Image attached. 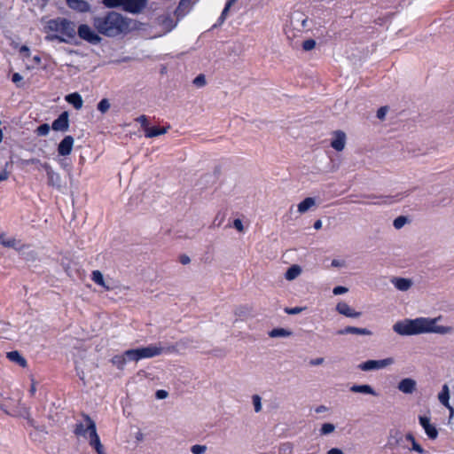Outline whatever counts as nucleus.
I'll use <instances>...</instances> for the list:
<instances>
[{
	"instance_id": "f257e3e1",
	"label": "nucleus",
	"mask_w": 454,
	"mask_h": 454,
	"mask_svg": "<svg viewBox=\"0 0 454 454\" xmlns=\"http://www.w3.org/2000/svg\"><path fill=\"white\" fill-rule=\"evenodd\" d=\"M92 24L99 34L108 37L126 35L137 27L136 20L114 11L107 12L101 16H94Z\"/></svg>"
},
{
	"instance_id": "f03ea898",
	"label": "nucleus",
	"mask_w": 454,
	"mask_h": 454,
	"mask_svg": "<svg viewBox=\"0 0 454 454\" xmlns=\"http://www.w3.org/2000/svg\"><path fill=\"white\" fill-rule=\"evenodd\" d=\"M441 317L435 318L418 317L398 321L393 325V330L403 336L417 335L427 333L438 334H450L453 333V327L437 325L436 322Z\"/></svg>"
},
{
	"instance_id": "7ed1b4c3",
	"label": "nucleus",
	"mask_w": 454,
	"mask_h": 454,
	"mask_svg": "<svg viewBox=\"0 0 454 454\" xmlns=\"http://www.w3.org/2000/svg\"><path fill=\"white\" fill-rule=\"evenodd\" d=\"M102 4L109 8H121L124 12L138 14L147 6L148 0H102Z\"/></svg>"
},
{
	"instance_id": "20e7f679",
	"label": "nucleus",
	"mask_w": 454,
	"mask_h": 454,
	"mask_svg": "<svg viewBox=\"0 0 454 454\" xmlns=\"http://www.w3.org/2000/svg\"><path fill=\"white\" fill-rule=\"evenodd\" d=\"M308 23V17L300 11H294L290 15L289 23L286 26L285 33L288 39H293L297 33L302 32Z\"/></svg>"
},
{
	"instance_id": "39448f33",
	"label": "nucleus",
	"mask_w": 454,
	"mask_h": 454,
	"mask_svg": "<svg viewBox=\"0 0 454 454\" xmlns=\"http://www.w3.org/2000/svg\"><path fill=\"white\" fill-rule=\"evenodd\" d=\"M163 352V348L155 345L147 347L131 348L126 350V356L129 361H139L143 358H151L160 355Z\"/></svg>"
},
{
	"instance_id": "423d86ee",
	"label": "nucleus",
	"mask_w": 454,
	"mask_h": 454,
	"mask_svg": "<svg viewBox=\"0 0 454 454\" xmlns=\"http://www.w3.org/2000/svg\"><path fill=\"white\" fill-rule=\"evenodd\" d=\"M395 363V359L393 357H387L381 360H367L364 363L358 364V368L364 372H370L375 370H380L389 366Z\"/></svg>"
},
{
	"instance_id": "0eeeda50",
	"label": "nucleus",
	"mask_w": 454,
	"mask_h": 454,
	"mask_svg": "<svg viewBox=\"0 0 454 454\" xmlns=\"http://www.w3.org/2000/svg\"><path fill=\"white\" fill-rule=\"evenodd\" d=\"M78 35L91 44H98L102 38L89 26L82 24L78 27Z\"/></svg>"
},
{
	"instance_id": "6e6552de",
	"label": "nucleus",
	"mask_w": 454,
	"mask_h": 454,
	"mask_svg": "<svg viewBox=\"0 0 454 454\" xmlns=\"http://www.w3.org/2000/svg\"><path fill=\"white\" fill-rule=\"evenodd\" d=\"M87 429H90V434L88 435L90 445L95 449L97 454H106L103 444L100 442V438L97 433L96 423L90 422Z\"/></svg>"
},
{
	"instance_id": "1a4fd4ad",
	"label": "nucleus",
	"mask_w": 454,
	"mask_h": 454,
	"mask_svg": "<svg viewBox=\"0 0 454 454\" xmlns=\"http://www.w3.org/2000/svg\"><path fill=\"white\" fill-rule=\"evenodd\" d=\"M0 244L4 247H12L19 251L22 255L26 254L25 249L28 248L27 245H20V241L14 238L8 239L4 232L0 233Z\"/></svg>"
},
{
	"instance_id": "9d476101",
	"label": "nucleus",
	"mask_w": 454,
	"mask_h": 454,
	"mask_svg": "<svg viewBox=\"0 0 454 454\" xmlns=\"http://www.w3.org/2000/svg\"><path fill=\"white\" fill-rule=\"evenodd\" d=\"M51 129L54 131L66 132L69 129V114L67 111L62 112L59 117L53 121Z\"/></svg>"
},
{
	"instance_id": "9b49d317",
	"label": "nucleus",
	"mask_w": 454,
	"mask_h": 454,
	"mask_svg": "<svg viewBox=\"0 0 454 454\" xmlns=\"http://www.w3.org/2000/svg\"><path fill=\"white\" fill-rule=\"evenodd\" d=\"M82 416L84 419V423L80 422L75 424L74 434L76 436H82L84 438H87L88 435L90 434V429H87L90 425V422L95 423V421L88 414L82 413Z\"/></svg>"
},
{
	"instance_id": "f8f14e48",
	"label": "nucleus",
	"mask_w": 454,
	"mask_h": 454,
	"mask_svg": "<svg viewBox=\"0 0 454 454\" xmlns=\"http://www.w3.org/2000/svg\"><path fill=\"white\" fill-rule=\"evenodd\" d=\"M42 168L46 171L49 185H51L60 190L62 187V182L59 175L54 172L51 167L47 162L42 164Z\"/></svg>"
},
{
	"instance_id": "ddd939ff",
	"label": "nucleus",
	"mask_w": 454,
	"mask_h": 454,
	"mask_svg": "<svg viewBox=\"0 0 454 454\" xmlns=\"http://www.w3.org/2000/svg\"><path fill=\"white\" fill-rule=\"evenodd\" d=\"M419 420L427 435L432 440L436 439L438 436V430L435 426L430 423V418L427 416H419Z\"/></svg>"
},
{
	"instance_id": "4468645a",
	"label": "nucleus",
	"mask_w": 454,
	"mask_h": 454,
	"mask_svg": "<svg viewBox=\"0 0 454 454\" xmlns=\"http://www.w3.org/2000/svg\"><path fill=\"white\" fill-rule=\"evenodd\" d=\"M74 139L72 136H66L59 144L58 153L61 156L69 155L74 146Z\"/></svg>"
},
{
	"instance_id": "2eb2a0df",
	"label": "nucleus",
	"mask_w": 454,
	"mask_h": 454,
	"mask_svg": "<svg viewBox=\"0 0 454 454\" xmlns=\"http://www.w3.org/2000/svg\"><path fill=\"white\" fill-rule=\"evenodd\" d=\"M346 134L342 130H335L333 132V138L331 142V146L337 152H341L345 148Z\"/></svg>"
},
{
	"instance_id": "dca6fc26",
	"label": "nucleus",
	"mask_w": 454,
	"mask_h": 454,
	"mask_svg": "<svg viewBox=\"0 0 454 454\" xmlns=\"http://www.w3.org/2000/svg\"><path fill=\"white\" fill-rule=\"evenodd\" d=\"M397 388L403 394H412L417 388V382L411 378H405L399 381Z\"/></svg>"
},
{
	"instance_id": "f3484780",
	"label": "nucleus",
	"mask_w": 454,
	"mask_h": 454,
	"mask_svg": "<svg viewBox=\"0 0 454 454\" xmlns=\"http://www.w3.org/2000/svg\"><path fill=\"white\" fill-rule=\"evenodd\" d=\"M67 6L78 12H88L90 10V4L86 0H66Z\"/></svg>"
},
{
	"instance_id": "a211bd4d",
	"label": "nucleus",
	"mask_w": 454,
	"mask_h": 454,
	"mask_svg": "<svg viewBox=\"0 0 454 454\" xmlns=\"http://www.w3.org/2000/svg\"><path fill=\"white\" fill-rule=\"evenodd\" d=\"M336 310L347 317L357 318L362 315L361 312L355 311L344 301H340L336 305Z\"/></svg>"
},
{
	"instance_id": "6ab92c4d",
	"label": "nucleus",
	"mask_w": 454,
	"mask_h": 454,
	"mask_svg": "<svg viewBox=\"0 0 454 454\" xmlns=\"http://www.w3.org/2000/svg\"><path fill=\"white\" fill-rule=\"evenodd\" d=\"M438 400L444 407L450 411V415L454 413V409L450 404V388L447 384L442 386V390L438 395Z\"/></svg>"
},
{
	"instance_id": "aec40b11",
	"label": "nucleus",
	"mask_w": 454,
	"mask_h": 454,
	"mask_svg": "<svg viewBox=\"0 0 454 454\" xmlns=\"http://www.w3.org/2000/svg\"><path fill=\"white\" fill-rule=\"evenodd\" d=\"M60 33L69 38H74L75 36V25L74 22L62 19L60 23Z\"/></svg>"
},
{
	"instance_id": "412c9836",
	"label": "nucleus",
	"mask_w": 454,
	"mask_h": 454,
	"mask_svg": "<svg viewBox=\"0 0 454 454\" xmlns=\"http://www.w3.org/2000/svg\"><path fill=\"white\" fill-rule=\"evenodd\" d=\"M338 335L344 334H359V335H372V333L367 328H359L356 326H347L337 332Z\"/></svg>"
},
{
	"instance_id": "4be33fe9",
	"label": "nucleus",
	"mask_w": 454,
	"mask_h": 454,
	"mask_svg": "<svg viewBox=\"0 0 454 454\" xmlns=\"http://www.w3.org/2000/svg\"><path fill=\"white\" fill-rule=\"evenodd\" d=\"M350 391L353 393H362L365 395H372L373 396H378V393L373 389V387L368 384L364 385H353L350 387Z\"/></svg>"
},
{
	"instance_id": "5701e85b",
	"label": "nucleus",
	"mask_w": 454,
	"mask_h": 454,
	"mask_svg": "<svg viewBox=\"0 0 454 454\" xmlns=\"http://www.w3.org/2000/svg\"><path fill=\"white\" fill-rule=\"evenodd\" d=\"M66 101L68 104L72 105L76 110L81 109L83 105L82 98L77 92H74V93H70V94L67 95Z\"/></svg>"
},
{
	"instance_id": "b1692460",
	"label": "nucleus",
	"mask_w": 454,
	"mask_h": 454,
	"mask_svg": "<svg viewBox=\"0 0 454 454\" xmlns=\"http://www.w3.org/2000/svg\"><path fill=\"white\" fill-rule=\"evenodd\" d=\"M192 0H180L175 11L177 19L184 17L190 10Z\"/></svg>"
},
{
	"instance_id": "393cba45",
	"label": "nucleus",
	"mask_w": 454,
	"mask_h": 454,
	"mask_svg": "<svg viewBox=\"0 0 454 454\" xmlns=\"http://www.w3.org/2000/svg\"><path fill=\"white\" fill-rule=\"evenodd\" d=\"M6 357L11 362H13V363L19 364L22 368H25L27 365V360L17 350L8 352L6 354Z\"/></svg>"
},
{
	"instance_id": "a878e982",
	"label": "nucleus",
	"mask_w": 454,
	"mask_h": 454,
	"mask_svg": "<svg viewBox=\"0 0 454 454\" xmlns=\"http://www.w3.org/2000/svg\"><path fill=\"white\" fill-rule=\"evenodd\" d=\"M302 272V269L298 264L291 265L285 273V278L288 281L294 280L297 278Z\"/></svg>"
},
{
	"instance_id": "bb28decb",
	"label": "nucleus",
	"mask_w": 454,
	"mask_h": 454,
	"mask_svg": "<svg viewBox=\"0 0 454 454\" xmlns=\"http://www.w3.org/2000/svg\"><path fill=\"white\" fill-rule=\"evenodd\" d=\"M393 283L400 291H407L412 285L411 280L403 278H395L393 279Z\"/></svg>"
},
{
	"instance_id": "cd10ccee",
	"label": "nucleus",
	"mask_w": 454,
	"mask_h": 454,
	"mask_svg": "<svg viewBox=\"0 0 454 454\" xmlns=\"http://www.w3.org/2000/svg\"><path fill=\"white\" fill-rule=\"evenodd\" d=\"M403 440V434L399 431L391 432L390 436L387 440V446L391 449L395 448L400 444Z\"/></svg>"
},
{
	"instance_id": "c85d7f7f",
	"label": "nucleus",
	"mask_w": 454,
	"mask_h": 454,
	"mask_svg": "<svg viewBox=\"0 0 454 454\" xmlns=\"http://www.w3.org/2000/svg\"><path fill=\"white\" fill-rule=\"evenodd\" d=\"M316 201L315 199L312 197H308L305 200H303L301 202H300L297 206L298 212L300 214L306 213L311 207L315 205Z\"/></svg>"
},
{
	"instance_id": "c756f323",
	"label": "nucleus",
	"mask_w": 454,
	"mask_h": 454,
	"mask_svg": "<svg viewBox=\"0 0 454 454\" xmlns=\"http://www.w3.org/2000/svg\"><path fill=\"white\" fill-rule=\"evenodd\" d=\"M168 128H160V127H150L145 129V137H154L160 135H163L167 133Z\"/></svg>"
},
{
	"instance_id": "7c9ffc66",
	"label": "nucleus",
	"mask_w": 454,
	"mask_h": 454,
	"mask_svg": "<svg viewBox=\"0 0 454 454\" xmlns=\"http://www.w3.org/2000/svg\"><path fill=\"white\" fill-rule=\"evenodd\" d=\"M127 361H129V359L126 356V351L122 355H116L113 356V358L111 359L113 364L117 366V368L120 370L123 369Z\"/></svg>"
},
{
	"instance_id": "2f4dec72",
	"label": "nucleus",
	"mask_w": 454,
	"mask_h": 454,
	"mask_svg": "<svg viewBox=\"0 0 454 454\" xmlns=\"http://www.w3.org/2000/svg\"><path fill=\"white\" fill-rule=\"evenodd\" d=\"M292 334L291 331L285 328H274L269 333V336L271 338L289 337Z\"/></svg>"
},
{
	"instance_id": "473e14b6",
	"label": "nucleus",
	"mask_w": 454,
	"mask_h": 454,
	"mask_svg": "<svg viewBox=\"0 0 454 454\" xmlns=\"http://www.w3.org/2000/svg\"><path fill=\"white\" fill-rule=\"evenodd\" d=\"M92 280L106 288V290H110V286H106L105 283L104 276L99 270H94L92 272Z\"/></svg>"
},
{
	"instance_id": "72a5a7b5",
	"label": "nucleus",
	"mask_w": 454,
	"mask_h": 454,
	"mask_svg": "<svg viewBox=\"0 0 454 454\" xmlns=\"http://www.w3.org/2000/svg\"><path fill=\"white\" fill-rule=\"evenodd\" d=\"M63 18H58L50 20L47 23L46 28L54 31V32H60V23L62 21Z\"/></svg>"
},
{
	"instance_id": "f704fd0d",
	"label": "nucleus",
	"mask_w": 454,
	"mask_h": 454,
	"mask_svg": "<svg viewBox=\"0 0 454 454\" xmlns=\"http://www.w3.org/2000/svg\"><path fill=\"white\" fill-rule=\"evenodd\" d=\"M237 1H238V0H228V1H227L226 4H225V6H224V8H223V12H222V14H221V16H220V18H219V23H220V24H222V23L225 20V19H226V17H227V15H228V12H229V11H230V9H231V6H232V5H233Z\"/></svg>"
},
{
	"instance_id": "c9c22d12",
	"label": "nucleus",
	"mask_w": 454,
	"mask_h": 454,
	"mask_svg": "<svg viewBox=\"0 0 454 454\" xmlns=\"http://www.w3.org/2000/svg\"><path fill=\"white\" fill-rule=\"evenodd\" d=\"M407 222H408L407 216L400 215L394 220L393 225L396 230H400L401 228H403L405 225V223H407Z\"/></svg>"
},
{
	"instance_id": "e433bc0d",
	"label": "nucleus",
	"mask_w": 454,
	"mask_h": 454,
	"mask_svg": "<svg viewBox=\"0 0 454 454\" xmlns=\"http://www.w3.org/2000/svg\"><path fill=\"white\" fill-rule=\"evenodd\" d=\"M110 108V103L108 99L103 98L99 101L98 104V110L101 112L102 114L106 113Z\"/></svg>"
},
{
	"instance_id": "4c0bfd02",
	"label": "nucleus",
	"mask_w": 454,
	"mask_h": 454,
	"mask_svg": "<svg viewBox=\"0 0 454 454\" xmlns=\"http://www.w3.org/2000/svg\"><path fill=\"white\" fill-rule=\"evenodd\" d=\"M50 125L48 123H43L37 127L35 132L38 136H47L50 132Z\"/></svg>"
},
{
	"instance_id": "58836bf2",
	"label": "nucleus",
	"mask_w": 454,
	"mask_h": 454,
	"mask_svg": "<svg viewBox=\"0 0 454 454\" xmlns=\"http://www.w3.org/2000/svg\"><path fill=\"white\" fill-rule=\"evenodd\" d=\"M335 430V426L332 423H325L322 425L320 433L321 434H328Z\"/></svg>"
},
{
	"instance_id": "ea45409f",
	"label": "nucleus",
	"mask_w": 454,
	"mask_h": 454,
	"mask_svg": "<svg viewBox=\"0 0 454 454\" xmlns=\"http://www.w3.org/2000/svg\"><path fill=\"white\" fill-rule=\"evenodd\" d=\"M206 76L203 74H199L193 80V84L197 87H203L206 85Z\"/></svg>"
},
{
	"instance_id": "a19ab883",
	"label": "nucleus",
	"mask_w": 454,
	"mask_h": 454,
	"mask_svg": "<svg viewBox=\"0 0 454 454\" xmlns=\"http://www.w3.org/2000/svg\"><path fill=\"white\" fill-rule=\"evenodd\" d=\"M206 450H207L206 445L195 444V445H192L191 448V451L192 454H204L206 452Z\"/></svg>"
},
{
	"instance_id": "79ce46f5",
	"label": "nucleus",
	"mask_w": 454,
	"mask_h": 454,
	"mask_svg": "<svg viewBox=\"0 0 454 454\" xmlns=\"http://www.w3.org/2000/svg\"><path fill=\"white\" fill-rule=\"evenodd\" d=\"M316 46V41L314 39H308L302 43V49L305 51H311Z\"/></svg>"
},
{
	"instance_id": "37998d69",
	"label": "nucleus",
	"mask_w": 454,
	"mask_h": 454,
	"mask_svg": "<svg viewBox=\"0 0 454 454\" xmlns=\"http://www.w3.org/2000/svg\"><path fill=\"white\" fill-rule=\"evenodd\" d=\"M21 164L23 166H28V165H32V164H39L41 167H42V162L39 159H36V158H30V159H24V160H21Z\"/></svg>"
},
{
	"instance_id": "c03bdc74",
	"label": "nucleus",
	"mask_w": 454,
	"mask_h": 454,
	"mask_svg": "<svg viewBox=\"0 0 454 454\" xmlns=\"http://www.w3.org/2000/svg\"><path fill=\"white\" fill-rule=\"evenodd\" d=\"M304 309L305 308L303 307L286 308L285 312L289 315H297Z\"/></svg>"
},
{
	"instance_id": "a18cd8bd",
	"label": "nucleus",
	"mask_w": 454,
	"mask_h": 454,
	"mask_svg": "<svg viewBox=\"0 0 454 454\" xmlns=\"http://www.w3.org/2000/svg\"><path fill=\"white\" fill-rule=\"evenodd\" d=\"M253 403L254 406V411L259 412L262 410L261 397L257 395L253 396Z\"/></svg>"
},
{
	"instance_id": "49530a36",
	"label": "nucleus",
	"mask_w": 454,
	"mask_h": 454,
	"mask_svg": "<svg viewBox=\"0 0 454 454\" xmlns=\"http://www.w3.org/2000/svg\"><path fill=\"white\" fill-rule=\"evenodd\" d=\"M45 40L48 42L59 41L60 43L67 42L62 36L59 35H47Z\"/></svg>"
},
{
	"instance_id": "de8ad7c7",
	"label": "nucleus",
	"mask_w": 454,
	"mask_h": 454,
	"mask_svg": "<svg viewBox=\"0 0 454 454\" xmlns=\"http://www.w3.org/2000/svg\"><path fill=\"white\" fill-rule=\"evenodd\" d=\"M136 121L140 123V125L144 128L145 130L146 129V128H149L148 120L145 115H140L136 119Z\"/></svg>"
},
{
	"instance_id": "09e8293b",
	"label": "nucleus",
	"mask_w": 454,
	"mask_h": 454,
	"mask_svg": "<svg viewBox=\"0 0 454 454\" xmlns=\"http://www.w3.org/2000/svg\"><path fill=\"white\" fill-rule=\"evenodd\" d=\"M348 291V289L347 287L338 286L333 288V293L334 295H340V294H346Z\"/></svg>"
},
{
	"instance_id": "8fccbe9b",
	"label": "nucleus",
	"mask_w": 454,
	"mask_h": 454,
	"mask_svg": "<svg viewBox=\"0 0 454 454\" xmlns=\"http://www.w3.org/2000/svg\"><path fill=\"white\" fill-rule=\"evenodd\" d=\"M387 110H388L387 106H381L377 111V117L380 120H383L387 113Z\"/></svg>"
},
{
	"instance_id": "3c124183",
	"label": "nucleus",
	"mask_w": 454,
	"mask_h": 454,
	"mask_svg": "<svg viewBox=\"0 0 454 454\" xmlns=\"http://www.w3.org/2000/svg\"><path fill=\"white\" fill-rule=\"evenodd\" d=\"M233 227L240 232H242L244 231V226H243L242 221L240 219H235L233 221Z\"/></svg>"
},
{
	"instance_id": "603ef678",
	"label": "nucleus",
	"mask_w": 454,
	"mask_h": 454,
	"mask_svg": "<svg viewBox=\"0 0 454 454\" xmlns=\"http://www.w3.org/2000/svg\"><path fill=\"white\" fill-rule=\"evenodd\" d=\"M248 312L249 311H248V309L247 307H240V308L237 309V310L235 311V315L238 316V317H244Z\"/></svg>"
},
{
	"instance_id": "864d4df0",
	"label": "nucleus",
	"mask_w": 454,
	"mask_h": 454,
	"mask_svg": "<svg viewBox=\"0 0 454 454\" xmlns=\"http://www.w3.org/2000/svg\"><path fill=\"white\" fill-rule=\"evenodd\" d=\"M411 444H412V447H411V450H415V451H417V452H419V453H423V454H425V450H424V449H423V448H422V447H421V446H420V445H419L416 441H413V442H411Z\"/></svg>"
},
{
	"instance_id": "5fc2aeb1",
	"label": "nucleus",
	"mask_w": 454,
	"mask_h": 454,
	"mask_svg": "<svg viewBox=\"0 0 454 454\" xmlns=\"http://www.w3.org/2000/svg\"><path fill=\"white\" fill-rule=\"evenodd\" d=\"M168 392L163 389L157 390L155 393V396L158 399H165L168 396Z\"/></svg>"
},
{
	"instance_id": "6e6d98bb",
	"label": "nucleus",
	"mask_w": 454,
	"mask_h": 454,
	"mask_svg": "<svg viewBox=\"0 0 454 454\" xmlns=\"http://www.w3.org/2000/svg\"><path fill=\"white\" fill-rule=\"evenodd\" d=\"M180 262L184 265L190 263L191 259L187 254H182L179 259Z\"/></svg>"
},
{
	"instance_id": "4d7b16f0",
	"label": "nucleus",
	"mask_w": 454,
	"mask_h": 454,
	"mask_svg": "<svg viewBox=\"0 0 454 454\" xmlns=\"http://www.w3.org/2000/svg\"><path fill=\"white\" fill-rule=\"evenodd\" d=\"M323 363H324V358L323 357H318V358H316V359H312L309 362V364L311 365H319V364H322Z\"/></svg>"
},
{
	"instance_id": "13d9d810",
	"label": "nucleus",
	"mask_w": 454,
	"mask_h": 454,
	"mask_svg": "<svg viewBox=\"0 0 454 454\" xmlns=\"http://www.w3.org/2000/svg\"><path fill=\"white\" fill-rule=\"evenodd\" d=\"M23 77L19 73H14L12 77V81L14 83H18L20 81H21Z\"/></svg>"
},
{
	"instance_id": "bf43d9fd",
	"label": "nucleus",
	"mask_w": 454,
	"mask_h": 454,
	"mask_svg": "<svg viewBox=\"0 0 454 454\" xmlns=\"http://www.w3.org/2000/svg\"><path fill=\"white\" fill-rule=\"evenodd\" d=\"M327 454H344L339 448H333L327 451Z\"/></svg>"
},
{
	"instance_id": "052dcab7",
	"label": "nucleus",
	"mask_w": 454,
	"mask_h": 454,
	"mask_svg": "<svg viewBox=\"0 0 454 454\" xmlns=\"http://www.w3.org/2000/svg\"><path fill=\"white\" fill-rule=\"evenodd\" d=\"M9 177V174L7 171L4 170L0 173V182L7 180Z\"/></svg>"
},
{
	"instance_id": "680f3d73",
	"label": "nucleus",
	"mask_w": 454,
	"mask_h": 454,
	"mask_svg": "<svg viewBox=\"0 0 454 454\" xmlns=\"http://www.w3.org/2000/svg\"><path fill=\"white\" fill-rule=\"evenodd\" d=\"M326 411H327V408L325 406H324V405H320V406L317 407L316 410H315V411L317 413L325 412Z\"/></svg>"
},
{
	"instance_id": "e2e57ef3",
	"label": "nucleus",
	"mask_w": 454,
	"mask_h": 454,
	"mask_svg": "<svg viewBox=\"0 0 454 454\" xmlns=\"http://www.w3.org/2000/svg\"><path fill=\"white\" fill-rule=\"evenodd\" d=\"M313 227H314V229H315V230H319V229H321V227H322V221H321V220H317V221L314 223Z\"/></svg>"
},
{
	"instance_id": "0e129e2a",
	"label": "nucleus",
	"mask_w": 454,
	"mask_h": 454,
	"mask_svg": "<svg viewBox=\"0 0 454 454\" xmlns=\"http://www.w3.org/2000/svg\"><path fill=\"white\" fill-rule=\"evenodd\" d=\"M62 167L67 169V171H71V166L70 164L67 163L65 160L61 161Z\"/></svg>"
},
{
	"instance_id": "69168bd1",
	"label": "nucleus",
	"mask_w": 454,
	"mask_h": 454,
	"mask_svg": "<svg viewBox=\"0 0 454 454\" xmlns=\"http://www.w3.org/2000/svg\"><path fill=\"white\" fill-rule=\"evenodd\" d=\"M341 265H342V263L340 261H338V260L334 259V260L332 261V266L333 267H340Z\"/></svg>"
},
{
	"instance_id": "338daca9",
	"label": "nucleus",
	"mask_w": 454,
	"mask_h": 454,
	"mask_svg": "<svg viewBox=\"0 0 454 454\" xmlns=\"http://www.w3.org/2000/svg\"><path fill=\"white\" fill-rule=\"evenodd\" d=\"M405 437H406V440H408V441H410V442H412L413 441H416V440H415V438H414V436H413V434H411V433L407 434Z\"/></svg>"
},
{
	"instance_id": "774afa93",
	"label": "nucleus",
	"mask_w": 454,
	"mask_h": 454,
	"mask_svg": "<svg viewBox=\"0 0 454 454\" xmlns=\"http://www.w3.org/2000/svg\"><path fill=\"white\" fill-rule=\"evenodd\" d=\"M27 260H29V258H31V259L35 258V254L33 251H30L29 253H27Z\"/></svg>"
}]
</instances>
